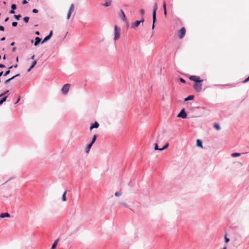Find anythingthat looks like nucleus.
Here are the masks:
<instances>
[{"mask_svg": "<svg viewBox=\"0 0 249 249\" xmlns=\"http://www.w3.org/2000/svg\"><path fill=\"white\" fill-rule=\"evenodd\" d=\"M120 31L121 29L120 28L118 27L117 25H115L114 28V40H116L118 39L120 35Z\"/></svg>", "mask_w": 249, "mask_h": 249, "instance_id": "1", "label": "nucleus"}, {"mask_svg": "<svg viewBox=\"0 0 249 249\" xmlns=\"http://www.w3.org/2000/svg\"><path fill=\"white\" fill-rule=\"evenodd\" d=\"M158 9V5L156 2H155L153 5V13H152V19L154 20V22H156V11Z\"/></svg>", "mask_w": 249, "mask_h": 249, "instance_id": "2", "label": "nucleus"}, {"mask_svg": "<svg viewBox=\"0 0 249 249\" xmlns=\"http://www.w3.org/2000/svg\"><path fill=\"white\" fill-rule=\"evenodd\" d=\"M70 87V84H65L63 86V87L61 89L62 92L64 94H67L69 90Z\"/></svg>", "mask_w": 249, "mask_h": 249, "instance_id": "3", "label": "nucleus"}, {"mask_svg": "<svg viewBox=\"0 0 249 249\" xmlns=\"http://www.w3.org/2000/svg\"><path fill=\"white\" fill-rule=\"evenodd\" d=\"M189 79L192 81L196 82V83H200L203 81V80H201L200 79V77L197 76H195V75L191 76L189 77Z\"/></svg>", "mask_w": 249, "mask_h": 249, "instance_id": "4", "label": "nucleus"}, {"mask_svg": "<svg viewBox=\"0 0 249 249\" xmlns=\"http://www.w3.org/2000/svg\"><path fill=\"white\" fill-rule=\"evenodd\" d=\"M178 117H180L182 119H185L187 117V114L185 111L184 108H182L180 112L178 115Z\"/></svg>", "mask_w": 249, "mask_h": 249, "instance_id": "5", "label": "nucleus"}, {"mask_svg": "<svg viewBox=\"0 0 249 249\" xmlns=\"http://www.w3.org/2000/svg\"><path fill=\"white\" fill-rule=\"evenodd\" d=\"M74 4H71L70 6V7L69 8L68 12L67 13V18L68 19H69L70 18L71 14L74 10Z\"/></svg>", "mask_w": 249, "mask_h": 249, "instance_id": "6", "label": "nucleus"}, {"mask_svg": "<svg viewBox=\"0 0 249 249\" xmlns=\"http://www.w3.org/2000/svg\"><path fill=\"white\" fill-rule=\"evenodd\" d=\"M185 34V29L184 27H182L179 31V34L178 36L179 38L180 39L184 37Z\"/></svg>", "mask_w": 249, "mask_h": 249, "instance_id": "7", "label": "nucleus"}, {"mask_svg": "<svg viewBox=\"0 0 249 249\" xmlns=\"http://www.w3.org/2000/svg\"><path fill=\"white\" fill-rule=\"evenodd\" d=\"M194 87L197 91H200L201 90L202 84L200 83L194 84Z\"/></svg>", "mask_w": 249, "mask_h": 249, "instance_id": "8", "label": "nucleus"}, {"mask_svg": "<svg viewBox=\"0 0 249 249\" xmlns=\"http://www.w3.org/2000/svg\"><path fill=\"white\" fill-rule=\"evenodd\" d=\"M119 15H120V17L121 19L123 21H125V20H126V18L125 15V14H124V12L122 10H121L120 11V14H119Z\"/></svg>", "mask_w": 249, "mask_h": 249, "instance_id": "9", "label": "nucleus"}, {"mask_svg": "<svg viewBox=\"0 0 249 249\" xmlns=\"http://www.w3.org/2000/svg\"><path fill=\"white\" fill-rule=\"evenodd\" d=\"M99 124H98V123L97 122H95L91 125V126L89 127V129L91 130L94 128H97L99 127Z\"/></svg>", "mask_w": 249, "mask_h": 249, "instance_id": "10", "label": "nucleus"}, {"mask_svg": "<svg viewBox=\"0 0 249 249\" xmlns=\"http://www.w3.org/2000/svg\"><path fill=\"white\" fill-rule=\"evenodd\" d=\"M41 39L39 37H36L35 39L34 45L36 46L41 42Z\"/></svg>", "mask_w": 249, "mask_h": 249, "instance_id": "11", "label": "nucleus"}, {"mask_svg": "<svg viewBox=\"0 0 249 249\" xmlns=\"http://www.w3.org/2000/svg\"><path fill=\"white\" fill-rule=\"evenodd\" d=\"M163 136V134L162 132H160V133H159L158 137H157V142H159L160 140H161Z\"/></svg>", "mask_w": 249, "mask_h": 249, "instance_id": "12", "label": "nucleus"}, {"mask_svg": "<svg viewBox=\"0 0 249 249\" xmlns=\"http://www.w3.org/2000/svg\"><path fill=\"white\" fill-rule=\"evenodd\" d=\"M10 216V215L7 213H2L0 214V218H4V217H9Z\"/></svg>", "mask_w": 249, "mask_h": 249, "instance_id": "13", "label": "nucleus"}, {"mask_svg": "<svg viewBox=\"0 0 249 249\" xmlns=\"http://www.w3.org/2000/svg\"><path fill=\"white\" fill-rule=\"evenodd\" d=\"M36 60L32 62V65H31L30 68L28 69L27 71L29 72L35 67V66L36 65Z\"/></svg>", "mask_w": 249, "mask_h": 249, "instance_id": "14", "label": "nucleus"}, {"mask_svg": "<svg viewBox=\"0 0 249 249\" xmlns=\"http://www.w3.org/2000/svg\"><path fill=\"white\" fill-rule=\"evenodd\" d=\"M92 145V143H90L87 145L86 150H85V152L86 153H89Z\"/></svg>", "mask_w": 249, "mask_h": 249, "instance_id": "15", "label": "nucleus"}, {"mask_svg": "<svg viewBox=\"0 0 249 249\" xmlns=\"http://www.w3.org/2000/svg\"><path fill=\"white\" fill-rule=\"evenodd\" d=\"M111 0H109L108 1H107L105 3H103L102 4V5L103 6H105V7H107V6H110L111 5Z\"/></svg>", "mask_w": 249, "mask_h": 249, "instance_id": "16", "label": "nucleus"}, {"mask_svg": "<svg viewBox=\"0 0 249 249\" xmlns=\"http://www.w3.org/2000/svg\"><path fill=\"white\" fill-rule=\"evenodd\" d=\"M140 25V21L138 20L136 21L132 24V28H136Z\"/></svg>", "mask_w": 249, "mask_h": 249, "instance_id": "17", "label": "nucleus"}, {"mask_svg": "<svg viewBox=\"0 0 249 249\" xmlns=\"http://www.w3.org/2000/svg\"><path fill=\"white\" fill-rule=\"evenodd\" d=\"M196 145L199 147H202V143L201 140L197 139L196 140Z\"/></svg>", "mask_w": 249, "mask_h": 249, "instance_id": "18", "label": "nucleus"}, {"mask_svg": "<svg viewBox=\"0 0 249 249\" xmlns=\"http://www.w3.org/2000/svg\"><path fill=\"white\" fill-rule=\"evenodd\" d=\"M194 98V96L193 95H189L188 97H187L186 98H185L184 99V101H188V100H192Z\"/></svg>", "mask_w": 249, "mask_h": 249, "instance_id": "19", "label": "nucleus"}, {"mask_svg": "<svg viewBox=\"0 0 249 249\" xmlns=\"http://www.w3.org/2000/svg\"><path fill=\"white\" fill-rule=\"evenodd\" d=\"M58 239H56L54 242V243H53L52 247H51V249H55L57 245V243H58Z\"/></svg>", "mask_w": 249, "mask_h": 249, "instance_id": "20", "label": "nucleus"}, {"mask_svg": "<svg viewBox=\"0 0 249 249\" xmlns=\"http://www.w3.org/2000/svg\"><path fill=\"white\" fill-rule=\"evenodd\" d=\"M62 200L63 201H66V191H65L62 196Z\"/></svg>", "mask_w": 249, "mask_h": 249, "instance_id": "21", "label": "nucleus"}, {"mask_svg": "<svg viewBox=\"0 0 249 249\" xmlns=\"http://www.w3.org/2000/svg\"><path fill=\"white\" fill-rule=\"evenodd\" d=\"M7 96H5L1 98L0 100V105H2L4 102L6 100Z\"/></svg>", "mask_w": 249, "mask_h": 249, "instance_id": "22", "label": "nucleus"}, {"mask_svg": "<svg viewBox=\"0 0 249 249\" xmlns=\"http://www.w3.org/2000/svg\"><path fill=\"white\" fill-rule=\"evenodd\" d=\"M50 37L48 36H47L45 37V38L43 39V40L41 41V43H43L46 41H47L48 40L50 39Z\"/></svg>", "mask_w": 249, "mask_h": 249, "instance_id": "23", "label": "nucleus"}, {"mask_svg": "<svg viewBox=\"0 0 249 249\" xmlns=\"http://www.w3.org/2000/svg\"><path fill=\"white\" fill-rule=\"evenodd\" d=\"M97 138V136L96 135H94L92 139L91 142H90V143H92L93 144L94 142L96 141V139Z\"/></svg>", "mask_w": 249, "mask_h": 249, "instance_id": "24", "label": "nucleus"}, {"mask_svg": "<svg viewBox=\"0 0 249 249\" xmlns=\"http://www.w3.org/2000/svg\"><path fill=\"white\" fill-rule=\"evenodd\" d=\"M213 126L216 130H218L220 129V126L218 124H214Z\"/></svg>", "mask_w": 249, "mask_h": 249, "instance_id": "25", "label": "nucleus"}, {"mask_svg": "<svg viewBox=\"0 0 249 249\" xmlns=\"http://www.w3.org/2000/svg\"><path fill=\"white\" fill-rule=\"evenodd\" d=\"M241 154L239 153H233L231 154V156L233 157H236L239 156Z\"/></svg>", "mask_w": 249, "mask_h": 249, "instance_id": "26", "label": "nucleus"}, {"mask_svg": "<svg viewBox=\"0 0 249 249\" xmlns=\"http://www.w3.org/2000/svg\"><path fill=\"white\" fill-rule=\"evenodd\" d=\"M23 20L24 21V22L25 23H28V21H29V17H25L23 18Z\"/></svg>", "mask_w": 249, "mask_h": 249, "instance_id": "27", "label": "nucleus"}, {"mask_svg": "<svg viewBox=\"0 0 249 249\" xmlns=\"http://www.w3.org/2000/svg\"><path fill=\"white\" fill-rule=\"evenodd\" d=\"M169 145V144L167 143L163 147L159 149V150L162 151L165 149Z\"/></svg>", "mask_w": 249, "mask_h": 249, "instance_id": "28", "label": "nucleus"}, {"mask_svg": "<svg viewBox=\"0 0 249 249\" xmlns=\"http://www.w3.org/2000/svg\"><path fill=\"white\" fill-rule=\"evenodd\" d=\"M14 18L17 19V20H19V18L21 17V15H14Z\"/></svg>", "mask_w": 249, "mask_h": 249, "instance_id": "29", "label": "nucleus"}, {"mask_svg": "<svg viewBox=\"0 0 249 249\" xmlns=\"http://www.w3.org/2000/svg\"><path fill=\"white\" fill-rule=\"evenodd\" d=\"M17 8V5L15 4H12L11 6V8L12 10H15Z\"/></svg>", "mask_w": 249, "mask_h": 249, "instance_id": "30", "label": "nucleus"}, {"mask_svg": "<svg viewBox=\"0 0 249 249\" xmlns=\"http://www.w3.org/2000/svg\"><path fill=\"white\" fill-rule=\"evenodd\" d=\"M13 80V78H12V77H11L10 78H9V79H8L6 80L4 82V83L5 84H7L8 83H9V82L11 80Z\"/></svg>", "mask_w": 249, "mask_h": 249, "instance_id": "31", "label": "nucleus"}, {"mask_svg": "<svg viewBox=\"0 0 249 249\" xmlns=\"http://www.w3.org/2000/svg\"><path fill=\"white\" fill-rule=\"evenodd\" d=\"M10 72V70H8L7 71H5V72L3 74V75L4 76H7L8 74H9Z\"/></svg>", "mask_w": 249, "mask_h": 249, "instance_id": "32", "label": "nucleus"}, {"mask_svg": "<svg viewBox=\"0 0 249 249\" xmlns=\"http://www.w3.org/2000/svg\"><path fill=\"white\" fill-rule=\"evenodd\" d=\"M122 192H116L114 195L116 196H119L122 195Z\"/></svg>", "mask_w": 249, "mask_h": 249, "instance_id": "33", "label": "nucleus"}, {"mask_svg": "<svg viewBox=\"0 0 249 249\" xmlns=\"http://www.w3.org/2000/svg\"><path fill=\"white\" fill-rule=\"evenodd\" d=\"M159 149L160 148H158V145L157 143H155V145H154V149L155 150H159Z\"/></svg>", "mask_w": 249, "mask_h": 249, "instance_id": "34", "label": "nucleus"}, {"mask_svg": "<svg viewBox=\"0 0 249 249\" xmlns=\"http://www.w3.org/2000/svg\"><path fill=\"white\" fill-rule=\"evenodd\" d=\"M18 25V23L17 22H16V21H14L12 22V25L13 26V27H16Z\"/></svg>", "mask_w": 249, "mask_h": 249, "instance_id": "35", "label": "nucleus"}, {"mask_svg": "<svg viewBox=\"0 0 249 249\" xmlns=\"http://www.w3.org/2000/svg\"><path fill=\"white\" fill-rule=\"evenodd\" d=\"M225 240L226 243H228L230 241V239L226 236V235L225 236Z\"/></svg>", "mask_w": 249, "mask_h": 249, "instance_id": "36", "label": "nucleus"}, {"mask_svg": "<svg viewBox=\"0 0 249 249\" xmlns=\"http://www.w3.org/2000/svg\"><path fill=\"white\" fill-rule=\"evenodd\" d=\"M121 204L126 208H128V205L124 202H121Z\"/></svg>", "mask_w": 249, "mask_h": 249, "instance_id": "37", "label": "nucleus"}, {"mask_svg": "<svg viewBox=\"0 0 249 249\" xmlns=\"http://www.w3.org/2000/svg\"><path fill=\"white\" fill-rule=\"evenodd\" d=\"M144 10L142 9H141L140 10V14L142 15H143L144 14Z\"/></svg>", "mask_w": 249, "mask_h": 249, "instance_id": "38", "label": "nucleus"}, {"mask_svg": "<svg viewBox=\"0 0 249 249\" xmlns=\"http://www.w3.org/2000/svg\"><path fill=\"white\" fill-rule=\"evenodd\" d=\"M9 92V90H6L4 92L2 93H1L0 94V96H2L3 95H4V94H6L7 93H8Z\"/></svg>", "mask_w": 249, "mask_h": 249, "instance_id": "39", "label": "nucleus"}, {"mask_svg": "<svg viewBox=\"0 0 249 249\" xmlns=\"http://www.w3.org/2000/svg\"><path fill=\"white\" fill-rule=\"evenodd\" d=\"M32 12L34 13H38V10L36 9H34L32 10Z\"/></svg>", "mask_w": 249, "mask_h": 249, "instance_id": "40", "label": "nucleus"}, {"mask_svg": "<svg viewBox=\"0 0 249 249\" xmlns=\"http://www.w3.org/2000/svg\"><path fill=\"white\" fill-rule=\"evenodd\" d=\"M249 76L248 78H246V79L243 81V83H247V82H249Z\"/></svg>", "mask_w": 249, "mask_h": 249, "instance_id": "41", "label": "nucleus"}, {"mask_svg": "<svg viewBox=\"0 0 249 249\" xmlns=\"http://www.w3.org/2000/svg\"><path fill=\"white\" fill-rule=\"evenodd\" d=\"M179 80H180V81L181 83H185V80L184 79H183V78H180Z\"/></svg>", "mask_w": 249, "mask_h": 249, "instance_id": "42", "label": "nucleus"}, {"mask_svg": "<svg viewBox=\"0 0 249 249\" xmlns=\"http://www.w3.org/2000/svg\"><path fill=\"white\" fill-rule=\"evenodd\" d=\"M19 75H20V74L19 73H18L16 75L12 76V78H13V79H14V78H15L16 77H17L18 76H19Z\"/></svg>", "mask_w": 249, "mask_h": 249, "instance_id": "43", "label": "nucleus"}, {"mask_svg": "<svg viewBox=\"0 0 249 249\" xmlns=\"http://www.w3.org/2000/svg\"><path fill=\"white\" fill-rule=\"evenodd\" d=\"M52 35H53V31H51L49 34L48 36L50 37V38H51V36H52Z\"/></svg>", "mask_w": 249, "mask_h": 249, "instance_id": "44", "label": "nucleus"}, {"mask_svg": "<svg viewBox=\"0 0 249 249\" xmlns=\"http://www.w3.org/2000/svg\"><path fill=\"white\" fill-rule=\"evenodd\" d=\"M4 30V28L3 26L0 25V31H3Z\"/></svg>", "mask_w": 249, "mask_h": 249, "instance_id": "45", "label": "nucleus"}, {"mask_svg": "<svg viewBox=\"0 0 249 249\" xmlns=\"http://www.w3.org/2000/svg\"><path fill=\"white\" fill-rule=\"evenodd\" d=\"M28 3V1L26 0H23L22 1V3L23 4H27Z\"/></svg>", "mask_w": 249, "mask_h": 249, "instance_id": "46", "label": "nucleus"}, {"mask_svg": "<svg viewBox=\"0 0 249 249\" xmlns=\"http://www.w3.org/2000/svg\"><path fill=\"white\" fill-rule=\"evenodd\" d=\"M9 13L10 14H14L15 13L14 10H12L11 9V10L9 11Z\"/></svg>", "mask_w": 249, "mask_h": 249, "instance_id": "47", "label": "nucleus"}, {"mask_svg": "<svg viewBox=\"0 0 249 249\" xmlns=\"http://www.w3.org/2000/svg\"><path fill=\"white\" fill-rule=\"evenodd\" d=\"M163 10L166 9V4H165V2H164V3L163 4Z\"/></svg>", "mask_w": 249, "mask_h": 249, "instance_id": "48", "label": "nucleus"}, {"mask_svg": "<svg viewBox=\"0 0 249 249\" xmlns=\"http://www.w3.org/2000/svg\"><path fill=\"white\" fill-rule=\"evenodd\" d=\"M5 66L4 65L2 64H0V68H5Z\"/></svg>", "mask_w": 249, "mask_h": 249, "instance_id": "49", "label": "nucleus"}, {"mask_svg": "<svg viewBox=\"0 0 249 249\" xmlns=\"http://www.w3.org/2000/svg\"><path fill=\"white\" fill-rule=\"evenodd\" d=\"M139 21H140V24L141 23H143L144 21V19H143V18H142V19L140 20H138Z\"/></svg>", "mask_w": 249, "mask_h": 249, "instance_id": "50", "label": "nucleus"}, {"mask_svg": "<svg viewBox=\"0 0 249 249\" xmlns=\"http://www.w3.org/2000/svg\"><path fill=\"white\" fill-rule=\"evenodd\" d=\"M155 22H154V20H153V24H152V29H153L155 27Z\"/></svg>", "mask_w": 249, "mask_h": 249, "instance_id": "51", "label": "nucleus"}, {"mask_svg": "<svg viewBox=\"0 0 249 249\" xmlns=\"http://www.w3.org/2000/svg\"><path fill=\"white\" fill-rule=\"evenodd\" d=\"M5 39V37H2L0 39V40H1V41H4Z\"/></svg>", "mask_w": 249, "mask_h": 249, "instance_id": "52", "label": "nucleus"}, {"mask_svg": "<svg viewBox=\"0 0 249 249\" xmlns=\"http://www.w3.org/2000/svg\"><path fill=\"white\" fill-rule=\"evenodd\" d=\"M19 100H20V97H18V99L17 101L16 102L15 104L18 103L19 102Z\"/></svg>", "mask_w": 249, "mask_h": 249, "instance_id": "53", "label": "nucleus"}, {"mask_svg": "<svg viewBox=\"0 0 249 249\" xmlns=\"http://www.w3.org/2000/svg\"><path fill=\"white\" fill-rule=\"evenodd\" d=\"M8 19H9V18H8V17H7V18L5 19L4 21H5V22H7V21L8 20Z\"/></svg>", "mask_w": 249, "mask_h": 249, "instance_id": "54", "label": "nucleus"}, {"mask_svg": "<svg viewBox=\"0 0 249 249\" xmlns=\"http://www.w3.org/2000/svg\"><path fill=\"white\" fill-rule=\"evenodd\" d=\"M35 34L36 35H39V31H36Z\"/></svg>", "mask_w": 249, "mask_h": 249, "instance_id": "55", "label": "nucleus"}, {"mask_svg": "<svg viewBox=\"0 0 249 249\" xmlns=\"http://www.w3.org/2000/svg\"><path fill=\"white\" fill-rule=\"evenodd\" d=\"M15 42H12L11 43V46H14L15 45Z\"/></svg>", "mask_w": 249, "mask_h": 249, "instance_id": "56", "label": "nucleus"}, {"mask_svg": "<svg viewBox=\"0 0 249 249\" xmlns=\"http://www.w3.org/2000/svg\"><path fill=\"white\" fill-rule=\"evenodd\" d=\"M166 13H167L166 10V9L164 10V15H166Z\"/></svg>", "mask_w": 249, "mask_h": 249, "instance_id": "57", "label": "nucleus"}, {"mask_svg": "<svg viewBox=\"0 0 249 249\" xmlns=\"http://www.w3.org/2000/svg\"><path fill=\"white\" fill-rule=\"evenodd\" d=\"M16 47H14V48H13V49H12V51H13V52H15V51H16Z\"/></svg>", "mask_w": 249, "mask_h": 249, "instance_id": "58", "label": "nucleus"}, {"mask_svg": "<svg viewBox=\"0 0 249 249\" xmlns=\"http://www.w3.org/2000/svg\"><path fill=\"white\" fill-rule=\"evenodd\" d=\"M3 73V71H0V76H2V75Z\"/></svg>", "mask_w": 249, "mask_h": 249, "instance_id": "59", "label": "nucleus"}, {"mask_svg": "<svg viewBox=\"0 0 249 249\" xmlns=\"http://www.w3.org/2000/svg\"><path fill=\"white\" fill-rule=\"evenodd\" d=\"M13 67V66H11L9 67L8 68V70H10V69H11Z\"/></svg>", "mask_w": 249, "mask_h": 249, "instance_id": "60", "label": "nucleus"}, {"mask_svg": "<svg viewBox=\"0 0 249 249\" xmlns=\"http://www.w3.org/2000/svg\"><path fill=\"white\" fill-rule=\"evenodd\" d=\"M5 58H6V56H5V54H4V55H3V59H4H4H5Z\"/></svg>", "mask_w": 249, "mask_h": 249, "instance_id": "61", "label": "nucleus"}, {"mask_svg": "<svg viewBox=\"0 0 249 249\" xmlns=\"http://www.w3.org/2000/svg\"><path fill=\"white\" fill-rule=\"evenodd\" d=\"M18 67V65L17 64H16L15 65L13 66V67L14 68H17Z\"/></svg>", "mask_w": 249, "mask_h": 249, "instance_id": "62", "label": "nucleus"}, {"mask_svg": "<svg viewBox=\"0 0 249 249\" xmlns=\"http://www.w3.org/2000/svg\"><path fill=\"white\" fill-rule=\"evenodd\" d=\"M34 57H35V55H33V56H32V57H31V59H34Z\"/></svg>", "mask_w": 249, "mask_h": 249, "instance_id": "63", "label": "nucleus"}, {"mask_svg": "<svg viewBox=\"0 0 249 249\" xmlns=\"http://www.w3.org/2000/svg\"><path fill=\"white\" fill-rule=\"evenodd\" d=\"M18 57H17V58H16V61L18 62Z\"/></svg>", "mask_w": 249, "mask_h": 249, "instance_id": "64", "label": "nucleus"}]
</instances>
